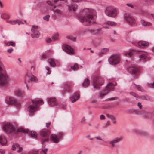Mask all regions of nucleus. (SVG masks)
Here are the masks:
<instances>
[{
  "mask_svg": "<svg viewBox=\"0 0 154 154\" xmlns=\"http://www.w3.org/2000/svg\"><path fill=\"white\" fill-rule=\"evenodd\" d=\"M92 11L91 10L87 8H85L80 11L78 16L79 20L83 25L89 26L91 24L96 23L93 20Z\"/></svg>",
  "mask_w": 154,
  "mask_h": 154,
  "instance_id": "obj_1",
  "label": "nucleus"
},
{
  "mask_svg": "<svg viewBox=\"0 0 154 154\" xmlns=\"http://www.w3.org/2000/svg\"><path fill=\"white\" fill-rule=\"evenodd\" d=\"M32 104L30 105L27 109L28 111L30 113H32L38 110V103L41 105L44 103L42 100L40 98H36L34 100H32Z\"/></svg>",
  "mask_w": 154,
  "mask_h": 154,
  "instance_id": "obj_2",
  "label": "nucleus"
},
{
  "mask_svg": "<svg viewBox=\"0 0 154 154\" xmlns=\"http://www.w3.org/2000/svg\"><path fill=\"white\" fill-rule=\"evenodd\" d=\"M103 83V81L102 78L99 76L95 77L94 79L91 82V85L93 87L99 90L100 88V86Z\"/></svg>",
  "mask_w": 154,
  "mask_h": 154,
  "instance_id": "obj_3",
  "label": "nucleus"
},
{
  "mask_svg": "<svg viewBox=\"0 0 154 154\" xmlns=\"http://www.w3.org/2000/svg\"><path fill=\"white\" fill-rule=\"evenodd\" d=\"M106 15L110 17H115L117 14V11L116 9L112 6H108L106 8L105 11Z\"/></svg>",
  "mask_w": 154,
  "mask_h": 154,
  "instance_id": "obj_4",
  "label": "nucleus"
},
{
  "mask_svg": "<svg viewBox=\"0 0 154 154\" xmlns=\"http://www.w3.org/2000/svg\"><path fill=\"white\" fill-rule=\"evenodd\" d=\"M124 20L130 25L133 26L135 24V20L133 16L130 14L125 13L124 15Z\"/></svg>",
  "mask_w": 154,
  "mask_h": 154,
  "instance_id": "obj_5",
  "label": "nucleus"
},
{
  "mask_svg": "<svg viewBox=\"0 0 154 154\" xmlns=\"http://www.w3.org/2000/svg\"><path fill=\"white\" fill-rule=\"evenodd\" d=\"M3 129L4 131L7 133L13 132L16 130L15 127L9 123H7L3 125Z\"/></svg>",
  "mask_w": 154,
  "mask_h": 154,
  "instance_id": "obj_6",
  "label": "nucleus"
},
{
  "mask_svg": "<svg viewBox=\"0 0 154 154\" xmlns=\"http://www.w3.org/2000/svg\"><path fill=\"white\" fill-rule=\"evenodd\" d=\"M17 132H23L26 133L27 135L32 138H35L37 137V134L35 132L25 129L23 127H20L17 129Z\"/></svg>",
  "mask_w": 154,
  "mask_h": 154,
  "instance_id": "obj_7",
  "label": "nucleus"
},
{
  "mask_svg": "<svg viewBox=\"0 0 154 154\" xmlns=\"http://www.w3.org/2000/svg\"><path fill=\"white\" fill-rule=\"evenodd\" d=\"M120 60L119 56L116 54L112 55L108 59V61L110 64L115 65L118 64Z\"/></svg>",
  "mask_w": 154,
  "mask_h": 154,
  "instance_id": "obj_8",
  "label": "nucleus"
},
{
  "mask_svg": "<svg viewBox=\"0 0 154 154\" xmlns=\"http://www.w3.org/2000/svg\"><path fill=\"white\" fill-rule=\"evenodd\" d=\"M113 88V84L112 82L109 83L107 85V86L106 87V89L100 92V97H101L106 95L107 93Z\"/></svg>",
  "mask_w": 154,
  "mask_h": 154,
  "instance_id": "obj_9",
  "label": "nucleus"
},
{
  "mask_svg": "<svg viewBox=\"0 0 154 154\" xmlns=\"http://www.w3.org/2000/svg\"><path fill=\"white\" fill-rule=\"evenodd\" d=\"M2 68L0 67V86L5 87L7 84V80L6 76L2 72Z\"/></svg>",
  "mask_w": 154,
  "mask_h": 154,
  "instance_id": "obj_10",
  "label": "nucleus"
},
{
  "mask_svg": "<svg viewBox=\"0 0 154 154\" xmlns=\"http://www.w3.org/2000/svg\"><path fill=\"white\" fill-rule=\"evenodd\" d=\"M73 86V84L70 82H66L63 85V87L64 88V92H63V94H65V91L66 90L68 93H71L72 90L71 89L72 87Z\"/></svg>",
  "mask_w": 154,
  "mask_h": 154,
  "instance_id": "obj_11",
  "label": "nucleus"
},
{
  "mask_svg": "<svg viewBox=\"0 0 154 154\" xmlns=\"http://www.w3.org/2000/svg\"><path fill=\"white\" fill-rule=\"evenodd\" d=\"M6 102L9 105L14 104L18 106H20L17 100L14 97H7L6 99Z\"/></svg>",
  "mask_w": 154,
  "mask_h": 154,
  "instance_id": "obj_12",
  "label": "nucleus"
},
{
  "mask_svg": "<svg viewBox=\"0 0 154 154\" xmlns=\"http://www.w3.org/2000/svg\"><path fill=\"white\" fill-rule=\"evenodd\" d=\"M128 71L133 77H136L139 72L138 68L135 66H131L128 68Z\"/></svg>",
  "mask_w": 154,
  "mask_h": 154,
  "instance_id": "obj_13",
  "label": "nucleus"
},
{
  "mask_svg": "<svg viewBox=\"0 0 154 154\" xmlns=\"http://www.w3.org/2000/svg\"><path fill=\"white\" fill-rule=\"evenodd\" d=\"M62 48L63 51L69 54H74V50L70 46L67 45H63Z\"/></svg>",
  "mask_w": 154,
  "mask_h": 154,
  "instance_id": "obj_14",
  "label": "nucleus"
},
{
  "mask_svg": "<svg viewBox=\"0 0 154 154\" xmlns=\"http://www.w3.org/2000/svg\"><path fill=\"white\" fill-rule=\"evenodd\" d=\"M122 140V137H117L110 141L109 142V143L111 145L112 147H114L115 146V144L119 142Z\"/></svg>",
  "mask_w": 154,
  "mask_h": 154,
  "instance_id": "obj_15",
  "label": "nucleus"
},
{
  "mask_svg": "<svg viewBox=\"0 0 154 154\" xmlns=\"http://www.w3.org/2000/svg\"><path fill=\"white\" fill-rule=\"evenodd\" d=\"M50 134V131L47 129H43L40 131V135L42 137H48Z\"/></svg>",
  "mask_w": 154,
  "mask_h": 154,
  "instance_id": "obj_16",
  "label": "nucleus"
},
{
  "mask_svg": "<svg viewBox=\"0 0 154 154\" xmlns=\"http://www.w3.org/2000/svg\"><path fill=\"white\" fill-rule=\"evenodd\" d=\"M139 51H137L133 49H130V50L124 54V55L127 57H130L135 54H137Z\"/></svg>",
  "mask_w": 154,
  "mask_h": 154,
  "instance_id": "obj_17",
  "label": "nucleus"
},
{
  "mask_svg": "<svg viewBox=\"0 0 154 154\" xmlns=\"http://www.w3.org/2000/svg\"><path fill=\"white\" fill-rule=\"evenodd\" d=\"M80 97V95L78 93L75 92L71 96L70 100L72 103H73L77 100Z\"/></svg>",
  "mask_w": 154,
  "mask_h": 154,
  "instance_id": "obj_18",
  "label": "nucleus"
},
{
  "mask_svg": "<svg viewBox=\"0 0 154 154\" xmlns=\"http://www.w3.org/2000/svg\"><path fill=\"white\" fill-rule=\"evenodd\" d=\"M50 140L54 143H58L60 140L57 135L55 134H52L50 136Z\"/></svg>",
  "mask_w": 154,
  "mask_h": 154,
  "instance_id": "obj_19",
  "label": "nucleus"
},
{
  "mask_svg": "<svg viewBox=\"0 0 154 154\" xmlns=\"http://www.w3.org/2000/svg\"><path fill=\"white\" fill-rule=\"evenodd\" d=\"M138 45L140 47L145 48L149 46V44L148 42L146 41H140L138 42Z\"/></svg>",
  "mask_w": 154,
  "mask_h": 154,
  "instance_id": "obj_20",
  "label": "nucleus"
},
{
  "mask_svg": "<svg viewBox=\"0 0 154 154\" xmlns=\"http://www.w3.org/2000/svg\"><path fill=\"white\" fill-rule=\"evenodd\" d=\"M56 8V6H54L52 9V10L53 11L54 13V14H52V16L53 18L54 19H55L56 18L55 14L59 15L61 14V11L59 9H57L56 10H54V9H55Z\"/></svg>",
  "mask_w": 154,
  "mask_h": 154,
  "instance_id": "obj_21",
  "label": "nucleus"
},
{
  "mask_svg": "<svg viewBox=\"0 0 154 154\" xmlns=\"http://www.w3.org/2000/svg\"><path fill=\"white\" fill-rule=\"evenodd\" d=\"M136 133L142 137H147L149 134L146 131L141 130H136Z\"/></svg>",
  "mask_w": 154,
  "mask_h": 154,
  "instance_id": "obj_22",
  "label": "nucleus"
},
{
  "mask_svg": "<svg viewBox=\"0 0 154 154\" xmlns=\"http://www.w3.org/2000/svg\"><path fill=\"white\" fill-rule=\"evenodd\" d=\"M48 103L49 105L54 106L57 105V102L56 98H50L49 99Z\"/></svg>",
  "mask_w": 154,
  "mask_h": 154,
  "instance_id": "obj_23",
  "label": "nucleus"
},
{
  "mask_svg": "<svg viewBox=\"0 0 154 154\" xmlns=\"http://www.w3.org/2000/svg\"><path fill=\"white\" fill-rule=\"evenodd\" d=\"M89 31L93 35H97L100 33L101 34V28H98L95 30H90Z\"/></svg>",
  "mask_w": 154,
  "mask_h": 154,
  "instance_id": "obj_24",
  "label": "nucleus"
},
{
  "mask_svg": "<svg viewBox=\"0 0 154 154\" xmlns=\"http://www.w3.org/2000/svg\"><path fill=\"white\" fill-rule=\"evenodd\" d=\"M16 148L18 149V151L19 152L22 151V147H20V145L18 144H14L12 146V149L13 150H15Z\"/></svg>",
  "mask_w": 154,
  "mask_h": 154,
  "instance_id": "obj_25",
  "label": "nucleus"
},
{
  "mask_svg": "<svg viewBox=\"0 0 154 154\" xmlns=\"http://www.w3.org/2000/svg\"><path fill=\"white\" fill-rule=\"evenodd\" d=\"M147 55L146 53L140 54L139 56V60L141 61L145 62L146 61Z\"/></svg>",
  "mask_w": 154,
  "mask_h": 154,
  "instance_id": "obj_26",
  "label": "nucleus"
},
{
  "mask_svg": "<svg viewBox=\"0 0 154 154\" xmlns=\"http://www.w3.org/2000/svg\"><path fill=\"white\" fill-rule=\"evenodd\" d=\"M69 11H75L77 8V6L76 4H71L68 6Z\"/></svg>",
  "mask_w": 154,
  "mask_h": 154,
  "instance_id": "obj_27",
  "label": "nucleus"
},
{
  "mask_svg": "<svg viewBox=\"0 0 154 154\" xmlns=\"http://www.w3.org/2000/svg\"><path fill=\"white\" fill-rule=\"evenodd\" d=\"M32 32V33L31 34V35L32 38H38L39 37L40 34L38 31H36Z\"/></svg>",
  "mask_w": 154,
  "mask_h": 154,
  "instance_id": "obj_28",
  "label": "nucleus"
},
{
  "mask_svg": "<svg viewBox=\"0 0 154 154\" xmlns=\"http://www.w3.org/2000/svg\"><path fill=\"white\" fill-rule=\"evenodd\" d=\"M7 141L5 137L3 136H0V143L2 145H4L7 143Z\"/></svg>",
  "mask_w": 154,
  "mask_h": 154,
  "instance_id": "obj_29",
  "label": "nucleus"
},
{
  "mask_svg": "<svg viewBox=\"0 0 154 154\" xmlns=\"http://www.w3.org/2000/svg\"><path fill=\"white\" fill-rule=\"evenodd\" d=\"M48 62L51 66L55 67L56 66V64L54 60L52 58H50L48 59Z\"/></svg>",
  "mask_w": 154,
  "mask_h": 154,
  "instance_id": "obj_30",
  "label": "nucleus"
},
{
  "mask_svg": "<svg viewBox=\"0 0 154 154\" xmlns=\"http://www.w3.org/2000/svg\"><path fill=\"white\" fill-rule=\"evenodd\" d=\"M90 84V82L89 80L88 79H85L82 84V87H86L89 85Z\"/></svg>",
  "mask_w": 154,
  "mask_h": 154,
  "instance_id": "obj_31",
  "label": "nucleus"
},
{
  "mask_svg": "<svg viewBox=\"0 0 154 154\" xmlns=\"http://www.w3.org/2000/svg\"><path fill=\"white\" fill-rule=\"evenodd\" d=\"M15 94L18 96H22L24 95L23 92L21 90H17L15 91Z\"/></svg>",
  "mask_w": 154,
  "mask_h": 154,
  "instance_id": "obj_32",
  "label": "nucleus"
},
{
  "mask_svg": "<svg viewBox=\"0 0 154 154\" xmlns=\"http://www.w3.org/2000/svg\"><path fill=\"white\" fill-rule=\"evenodd\" d=\"M141 22L142 25L144 26H149L152 25L150 23L145 21L143 20H141Z\"/></svg>",
  "mask_w": 154,
  "mask_h": 154,
  "instance_id": "obj_33",
  "label": "nucleus"
},
{
  "mask_svg": "<svg viewBox=\"0 0 154 154\" xmlns=\"http://www.w3.org/2000/svg\"><path fill=\"white\" fill-rule=\"evenodd\" d=\"M29 79L30 80L36 83L38 82V79L37 77L33 75H32L31 76H29Z\"/></svg>",
  "mask_w": 154,
  "mask_h": 154,
  "instance_id": "obj_34",
  "label": "nucleus"
},
{
  "mask_svg": "<svg viewBox=\"0 0 154 154\" xmlns=\"http://www.w3.org/2000/svg\"><path fill=\"white\" fill-rule=\"evenodd\" d=\"M109 51V49L107 48H104L102 49L100 52L99 53V55L100 56H101L103 54H105L106 52H108Z\"/></svg>",
  "mask_w": 154,
  "mask_h": 154,
  "instance_id": "obj_35",
  "label": "nucleus"
},
{
  "mask_svg": "<svg viewBox=\"0 0 154 154\" xmlns=\"http://www.w3.org/2000/svg\"><path fill=\"white\" fill-rule=\"evenodd\" d=\"M105 24L111 26H116V22L113 21H107L105 23Z\"/></svg>",
  "mask_w": 154,
  "mask_h": 154,
  "instance_id": "obj_36",
  "label": "nucleus"
},
{
  "mask_svg": "<svg viewBox=\"0 0 154 154\" xmlns=\"http://www.w3.org/2000/svg\"><path fill=\"white\" fill-rule=\"evenodd\" d=\"M60 140H61L63 136V133L61 132H58L56 134Z\"/></svg>",
  "mask_w": 154,
  "mask_h": 154,
  "instance_id": "obj_37",
  "label": "nucleus"
},
{
  "mask_svg": "<svg viewBox=\"0 0 154 154\" xmlns=\"http://www.w3.org/2000/svg\"><path fill=\"white\" fill-rule=\"evenodd\" d=\"M58 35L59 34L58 33H57L54 34L52 37V40L54 41L58 40Z\"/></svg>",
  "mask_w": 154,
  "mask_h": 154,
  "instance_id": "obj_38",
  "label": "nucleus"
},
{
  "mask_svg": "<svg viewBox=\"0 0 154 154\" xmlns=\"http://www.w3.org/2000/svg\"><path fill=\"white\" fill-rule=\"evenodd\" d=\"M6 45L7 46H15V43L14 42H8L6 43Z\"/></svg>",
  "mask_w": 154,
  "mask_h": 154,
  "instance_id": "obj_39",
  "label": "nucleus"
},
{
  "mask_svg": "<svg viewBox=\"0 0 154 154\" xmlns=\"http://www.w3.org/2000/svg\"><path fill=\"white\" fill-rule=\"evenodd\" d=\"M66 38L67 39H70L74 41H75L76 40V37H72L71 35H68L67 36Z\"/></svg>",
  "mask_w": 154,
  "mask_h": 154,
  "instance_id": "obj_40",
  "label": "nucleus"
},
{
  "mask_svg": "<svg viewBox=\"0 0 154 154\" xmlns=\"http://www.w3.org/2000/svg\"><path fill=\"white\" fill-rule=\"evenodd\" d=\"M106 116L111 119V120H115L116 118L114 116L112 115H110L108 114H106Z\"/></svg>",
  "mask_w": 154,
  "mask_h": 154,
  "instance_id": "obj_41",
  "label": "nucleus"
},
{
  "mask_svg": "<svg viewBox=\"0 0 154 154\" xmlns=\"http://www.w3.org/2000/svg\"><path fill=\"white\" fill-rule=\"evenodd\" d=\"M38 26L34 25L32 26V28L31 29L32 32H34L36 31H38Z\"/></svg>",
  "mask_w": 154,
  "mask_h": 154,
  "instance_id": "obj_42",
  "label": "nucleus"
},
{
  "mask_svg": "<svg viewBox=\"0 0 154 154\" xmlns=\"http://www.w3.org/2000/svg\"><path fill=\"white\" fill-rule=\"evenodd\" d=\"M135 85L137 89L139 91H143V88L140 86L139 85Z\"/></svg>",
  "mask_w": 154,
  "mask_h": 154,
  "instance_id": "obj_43",
  "label": "nucleus"
},
{
  "mask_svg": "<svg viewBox=\"0 0 154 154\" xmlns=\"http://www.w3.org/2000/svg\"><path fill=\"white\" fill-rule=\"evenodd\" d=\"M71 68L74 70H77L79 68L77 64H75L73 66H71Z\"/></svg>",
  "mask_w": 154,
  "mask_h": 154,
  "instance_id": "obj_44",
  "label": "nucleus"
},
{
  "mask_svg": "<svg viewBox=\"0 0 154 154\" xmlns=\"http://www.w3.org/2000/svg\"><path fill=\"white\" fill-rule=\"evenodd\" d=\"M7 22L11 25H15L17 23V20H15L13 21H7Z\"/></svg>",
  "mask_w": 154,
  "mask_h": 154,
  "instance_id": "obj_45",
  "label": "nucleus"
},
{
  "mask_svg": "<svg viewBox=\"0 0 154 154\" xmlns=\"http://www.w3.org/2000/svg\"><path fill=\"white\" fill-rule=\"evenodd\" d=\"M50 16L49 15H47L43 17V19L47 21H48L49 20V18Z\"/></svg>",
  "mask_w": 154,
  "mask_h": 154,
  "instance_id": "obj_46",
  "label": "nucleus"
},
{
  "mask_svg": "<svg viewBox=\"0 0 154 154\" xmlns=\"http://www.w3.org/2000/svg\"><path fill=\"white\" fill-rule=\"evenodd\" d=\"M134 109H130L126 110V112L128 114L133 113Z\"/></svg>",
  "mask_w": 154,
  "mask_h": 154,
  "instance_id": "obj_47",
  "label": "nucleus"
},
{
  "mask_svg": "<svg viewBox=\"0 0 154 154\" xmlns=\"http://www.w3.org/2000/svg\"><path fill=\"white\" fill-rule=\"evenodd\" d=\"M49 141V138L48 137L46 139H43L41 141V143L42 144V145H43L44 143L45 142H48Z\"/></svg>",
  "mask_w": 154,
  "mask_h": 154,
  "instance_id": "obj_48",
  "label": "nucleus"
},
{
  "mask_svg": "<svg viewBox=\"0 0 154 154\" xmlns=\"http://www.w3.org/2000/svg\"><path fill=\"white\" fill-rule=\"evenodd\" d=\"M141 98L142 99L145 100H149V97L146 95H143L141 97Z\"/></svg>",
  "mask_w": 154,
  "mask_h": 154,
  "instance_id": "obj_49",
  "label": "nucleus"
},
{
  "mask_svg": "<svg viewBox=\"0 0 154 154\" xmlns=\"http://www.w3.org/2000/svg\"><path fill=\"white\" fill-rule=\"evenodd\" d=\"M133 113H135L136 114H141L140 112L138 110H136L134 109Z\"/></svg>",
  "mask_w": 154,
  "mask_h": 154,
  "instance_id": "obj_50",
  "label": "nucleus"
},
{
  "mask_svg": "<svg viewBox=\"0 0 154 154\" xmlns=\"http://www.w3.org/2000/svg\"><path fill=\"white\" fill-rule=\"evenodd\" d=\"M129 93L131 95L135 97H138V95L135 93L131 92H130Z\"/></svg>",
  "mask_w": 154,
  "mask_h": 154,
  "instance_id": "obj_51",
  "label": "nucleus"
},
{
  "mask_svg": "<svg viewBox=\"0 0 154 154\" xmlns=\"http://www.w3.org/2000/svg\"><path fill=\"white\" fill-rule=\"evenodd\" d=\"M61 107L64 109H66V103H63L61 104Z\"/></svg>",
  "mask_w": 154,
  "mask_h": 154,
  "instance_id": "obj_52",
  "label": "nucleus"
},
{
  "mask_svg": "<svg viewBox=\"0 0 154 154\" xmlns=\"http://www.w3.org/2000/svg\"><path fill=\"white\" fill-rule=\"evenodd\" d=\"M86 119L84 117H83L80 121L81 123L82 124H84L85 123Z\"/></svg>",
  "mask_w": 154,
  "mask_h": 154,
  "instance_id": "obj_53",
  "label": "nucleus"
},
{
  "mask_svg": "<svg viewBox=\"0 0 154 154\" xmlns=\"http://www.w3.org/2000/svg\"><path fill=\"white\" fill-rule=\"evenodd\" d=\"M45 68L47 70L48 72H47V74H49L51 73V70L49 68L48 66H46Z\"/></svg>",
  "mask_w": 154,
  "mask_h": 154,
  "instance_id": "obj_54",
  "label": "nucleus"
},
{
  "mask_svg": "<svg viewBox=\"0 0 154 154\" xmlns=\"http://www.w3.org/2000/svg\"><path fill=\"white\" fill-rule=\"evenodd\" d=\"M148 85L151 88H154V82L152 83L149 84Z\"/></svg>",
  "mask_w": 154,
  "mask_h": 154,
  "instance_id": "obj_55",
  "label": "nucleus"
},
{
  "mask_svg": "<svg viewBox=\"0 0 154 154\" xmlns=\"http://www.w3.org/2000/svg\"><path fill=\"white\" fill-rule=\"evenodd\" d=\"M105 119V116L103 115H101L100 116V120H104Z\"/></svg>",
  "mask_w": 154,
  "mask_h": 154,
  "instance_id": "obj_56",
  "label": "nucleus"
},
{
  "mask_svg": "<svg viewBox=\"0 0 154 154\" xmlns=\"http://www.w3.org/2000/svg\"><path fill=\"white\" fill-rule=\"evenodd\" d=\"M6 14H3L1 15V18L5 19L6 18Z\"/></svg>",
  "mask_w": 154,
  "mask_h": 154,
  "instance_id": "obj_57",
  "label": "nucleus"
},
{
  "mask_svg": "<svg viewBox=\"0 0 154 154\" xmlns=\"http://www.w3.org/2000/svg\"><path fill=\"white\" fill-rule=\"evenodd\" d=\"M137 106L140 109H141L142 108V105L141 103L138 102L137 103Z\"/></svg>",
  "mask_w": 154,
  "mask_h": 154,
  "instance_id": "obj_58",
  "label": "nucleus"
},
{
  "mask_svg": "<svg viewBox=\"0 0 154 154\" xmlns=\"http://www.w3.org/2000/svg\"><path fill=\"white\" fill-rule=\"evenodd\" d=\"M13 51V49L11 48L10 49H8L7 50V52L8 53H11Z\"/></svg>",
  "mask_w": 154,
  "mask_h": 154,
  "instance_id": "obj_59",
  "label": "nucleus"
},
{
  "mask_svg": "<svg viewBox=\"0 0 154 154\" xmlns=\"http://www.w3.org/2000/svg\"><path fill=\"white\" fill-rule=\"evenodd\" d=\"M52 41V40L50 38H48L46 40V42L47 43H50Z\"/></svg>",
  "mask_w": 154,
  "mask_h": 154,
  "instance_id": "obj_60",
  "label": "nucleus"
},
{
  "mask_svg": "<svg viewBox=\"0 0 154 154\" xmlns=\"http://www.w3.org/2000/svg\"><path fill=\"white\" fill-rule=\"evenodd\" d=\"M95 138H96L97 140H103V139L99 136L96 137H94Z\"/></svg>",
  "mask_w": 154,
  "mask_h": 154,
  "instance_id": "obj_61",
  "label": "nucleus"
},
{
  "mask_svg": "<svg viewBox=\"0 0 154 154\" xmlns=\"http://www.w3.org/2000/svg\"><path fill=\"white\" fill-rule=\"evenodd\" d=\"M17 20V23L19 25H20L21 24H23V23L22 22V21H19L18 20Z\"/></svg>",
  "mask_w": 154,
  "mask_h": 154,
  "instance_id": "obj_62",
  "label": "nucleus"
},
{
  "mask_svg": "<svg viewBox=\"0 0 154 154\" xmlns=\"http://www.w3.org/2000/svg\"><path fill=\"white\" fill-rule=\"evenodd\" d=\"M48 150V149L47 148H45V149L43 150L42 151L44 153V154H47L46 152Z\"/></svg>",
  "mask_w": 154,
  "mask_h": 154,
  "instance_id": "obj_63",
  "label": "nucleus"
},
{
  "mask_svg": "<svg viewBox=\"0 0 154 154\" xmlns=\"http://www.w3.org/2000/svg\"><path fill=\"white\" fill-rule=\"evenodd\" d=\"M126 5L130 7L131 8H133V6L131 4L127 3Z\"/></svg>",
  "mask_w": 154,
  "mask_h": 154,
  "instance_id": "obj_64",
  "label": "nucleus"
}]
</instances>
